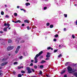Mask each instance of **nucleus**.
Listing matches in <instances>:
<instances>
[{
    "label": "nucleus",
    "instance_id": "1",
    "mask_svg": "<svg viewBox=\"0 0 77 77\" xmlns=\"http://www.w3.org/2000/svg\"><path fill=\"white\" fill-rule=\"evenodd\" d=\"M7 26L8 27H7L6 28H4L3 29V30L4 32H7V29H8L9 27V26H10V24L9 23H4V26Z\"/></svg>",
    "mask_w": 77,
    "mask_h": 77
},
{
    "label": "nucleus",
    "instance_id": "2",
    "mask_svg": "<svg viewBox=\"0 0 77 77\" xmlns=\"http://www.w3.org/2000/svg\"><path fill=\"white\" fill-rule=\"evenodd\" d=\"M26 70L28 71L27 73H28V74H30V73L32 72V71H31V69L29 67H27Z\"/></svg>",
    "mask_w": 77,
    "mask_h": 77
},
{
    "label": "nucleus",
    "instance_id": "3",
    "mask_svg": "<svg viewBox=\"0 0 77 77\" xmlns=\"http://www.w3.org/2000/svg\"><path fill=\"white\" fill-rule=\"evenodd\" d=\"M72 68L71 67L69 66H68V67L67 69L68 70V72H69V73H71L72 72H71V71H72Z\"/></svg>",
    "mask_w": 77,
    "mask_h": 77
},
{
    "label": "nucleus",
    "instance_id": "4",
    "mask_svg": "<svg viewBox=\"0 0 77 77\" xmlns=\"http://www.w3.org/2000/svg\"><path fill=\"white\" fill-rule=\"evenodd\" d=\"M14 48V46H9L7 48V49L8 51L11 50Z\"/></svg>",
    "mask_w": 77,
    "mask_h": 77
},
{
    "label": "nucleus",
    "instance_id": "5",
    "mask_svg": "<svg viewBox=\"0 0 77 77\" xmlns=\"http://www.w3.org/2000/svg\"><path fill=\"white\" fill-rule=\"evenodd\" d=\"M20 46H18L16 49L15 51V53L16 54H17V53H18V51L20 50Z\"/></svg>",
    "mask_w": 77,
    "mask_h": 77
},
{
    "label": "nucleus",
    "instance_id": "6",
    "mask_svg": "<svg viewBox=\"0 0 77 77\" xmlns=\"http://www.w3.org/2000/svg\"><path fill=\"white\" fill-rule=\"evenodd\" d=\"M8 63V62H5L4 63H2L1 64V66H4L6 65V64H7V63Z\"/></svg>",
    "mask_w": 77,
    "mask_h": 77
},
{
    "label": "nucleus",
    "instance_id": "7",
    "mask_svg": "<svg viewBox=\"0 0 77 77\" xmlns=\"http://www.w3.org/2000/svg\"><path fill=\"white\" fill-rule=\"evenodd\" d=\"M50 52H47V55L46 56V57L48 58L50 57Z\"/></svg>",
    "mask_w": 77,
    "mask_h": 77
},
{
    "label": "nucleus",
    "instance_id": "8",
    "mask_svg": "<svg viewBox=\"0 0 77 77\" xmlns=\"http://www.w3.org/2000/svg\"><path fill=\"white\" fill-rule=\"evenodd\" d=\"M34 59H35V61L34 62V63H36L38 62V59H37V58L36 57H35Z\"/></svg>",
    "mask_w": 77,
    "mask_h": 77
},
{
    "label": "nucleus",
    "instance_id": "9",
    "mask_svg": "<svg viewBox=\"0 0 77 77\" xmlns=\"http://www.w3.org/2000/svg\"><path fill=\"white\" fill-rule=\"evenodd\" d=\"M20 38H17L16 40V42H17V44H18V43L19 42V41H20Z\"/></svg>",
    "mask_w": 77,
    "mask_h": 77
},
{
    "label": "nucleus",
    "instance_id": "10",
    "mask_svg": "<svg viewBox=\"0 0 77 77\" xmlns=\"http://www.w3.org/2000/svg\"><path fill=\"white\" fill-rule=\"evenodd\" d=\"M24 22L27 23H29V21L28 20H24Z\"/></svg>",
    "mask_w": 77,
    "mask_h": 77
},
{
    "label": "nucleus",
    "instance_id": "11",
    "mask_svg": "<svg viewBox=\"0 0 77 77\" xmlns=\"http://www.w3.org/2000/svg\"><path fill=\"white\" fill-rule=\"evenodd\" d=\"M7 60V59L5 58H4L2 60V62H5V61H6Z\"/></svg>",
    "mask_w": 77,
    "mask_h": 77
},
{
    "label": "nucleus",
    "instance_id": "12",
    "mask_svg": "<svg viewBox=\"0 0 77 77\" xmlns=\"http://www.w3.org/2000/svg\"><path fill=\"white\" fill-rule=\"evenodd\" d=\"M76 77H77V72H75L74 74H73Z\"/></svg>",
    "mask_w": 77,
    "mask_h": 77
},
{
    "label": "nucleus",
    "instance_id": "13",
    "mask_svg": "<svg viewBox=\"0 0 77 77\" xmlns=\"http://www.w3.org/2000/svg\"><path fill=\"white\" fill-rule=\"evenodd\" d=\"M16 23H21V21H20V20H17V21H16Z\"/></svg>",
    "mask_w": 77,
    "mask_h": 77
},
{
    "label": "nucleus",
    "instance_id": "14",
    "mask_svg": "<svg viewBox=\"0 0 77 77\" xmlns=\"http://www.w3.org/2000/svg\"><path fill=\"white\" fill-rule=\"evenodd\" d=\"M25 5L26 6H28L29 5H30V4L29 3H27L25 4Z\"/></svg>",
    "mask_w": 77,
    "mask_h": 77
},
{
    "label": "nucleus",
    "instance_id": "15",
    "mask_svg": "<svg viewBox=\"0 0 77 77\" xmlns=\"http://www.w3.org/2000/svg\"><path fill=\"white\" fill-rule=\"evenodd\" d=\"M65 71H66V70H63L62 72H61V74H64L65 72Z\"/></svg>",
    "mask_w": 77,
    "mask_h": 77
},
{
    "label": "nucleus",
    "instance_id": "16",
    "mask_svg": "<svg viewBox=\"0 0 77 77\" xmlns=\"http://www.w3.org/2000/svg\"><path fill=\"white\" fill-rule=\"evenodd\" d=\"M40 56L39 54H38L37 55H36L35 57L36 58H37V57H38L39 56Z\"/></svg>",
    "mask_w": 77,
    "mask_h": 77
},
{
    "label": "nucleus",
    "instance_id": "17",
    "mask_svg": "<svg viewBox=\"0 0 77 77\" xmlns=\"http://www.w3.org/2000/svg\"><path fill=\"white\" fill-rule=\"evenodd\" d=\"M40 68H41V69L43 68H44V65H41L40 66Z\"/></svg>",
    "mask_w": 77,
    "mask_h": 77
},
{
    "label": "nucleus",
    "instance_id": "18",
    "mask_svg": "<svg viewBox=\"0 0 77 77\" xmlns=\"http://www.w3.org/2000/svg\"><path fill=\"white\" fill-rule=\"evenodd\" d=\"M76 71V70L74 69H72V70L71 71H72V72H75Z\"/></svg>",
    "mask_w": 77,
    "mask_h": 77
},
{
    "label": "nucleus",
    "instance_id": "19",
    "mask_svg": "<svg viewBox=\"0 0 77 77\" xmlns=\"http://www.w3.org/2000/svg\"><path fill=\"white\" fill-rule=\"evenodd\" d=\"M42 53H43V51H41L38 54L40 56L41 54H42Z\"/></svg>",
    "mask_w": 77,
    "mask_h": 77
},
{
    "label": "nucleus",
    "instance_id": "20",
    "mask_svg": "<svg viewBox=\"0 0 77 77\" xmlns=\"http://www.w3.org/2000/svg\"><path fill=\"white\" fill-rule=\"evenodd\" d=\"M11 42H12V40H11L9 39L8 41V43H11Z\"/></svg>",
    "mask_w": 77,
    "mask_h": 77
},
{
    "label": "nucleus",
    "instance_id": "21",
    "mask_svg": "<svg viewBox=\"0 0 77 77\" xmlns=\"http://www.w3.org/2000/svg\"><path fill=\"white\" fill-rule=\"evenodd\" d=\"M62 55L61 54H60L58 56V57H62Z\"/></svg>",
    "mask_w": 77,
    "mask_h": 77
},
{
    "label": "nucleus",
    "instance_id": "22",
    "mask_svg": "<svg viewBox=\"0 0 77 77\" xmlns=\"http://www.w3.org/2000/svg\"><path fill=\"white\" fill-rule=\"evenodd\" d=\"M69 63V62H66V63H65V66H67V65H68V63Z\"/></svg>",
    "mask_w": 77,
    "mask_h": 77
},
{
    "label": "nucleus",
    "instance_id": "23",
    "mask_svg": "<svg viewBox=\"0 0 77 77\" xmlns=\"http://www.w3.org/2000/svg\"><path fill=\"white\" fill-rule=\"evenodd\" d=\"M45 62H46L44 60H42L41 63H45Z\"/></svg>",
    "mask_w": 77,
    "mask_h": 77
},
{
    "label": "nucleus",
    "instance_id": "24",
    "mask_svg": "<svg viewBox=\"0 0 77 77\" xmlns=\"http://www.w3.org/2000/svg\"><path fill=\"white\" fill-rule=\"evenodd\" d=\"M54 36H55V38H57L59 36V35L58 34H56L54 35Z\"/></svg>",
    "mask_w": 77,
    "mask_h": 77
},
{
    "label": "nucleus",
    "instance_id": "25",
    "mask_svg": "<svg viewBox=\"0 0 77 77\" xmlns=\"http://www.w3.org/2000/svg\"><path fill=\"white\" fill-rule=\"evenodd\" d=\"M34 67L35 69H37V68H38V66H37L36 65L34 66Z\"/></svg>",
    "mask_w": 77,
    "mask_h": 77
},
{
    "label": "nucleus",
    "instance_id": "26",
    "mask_svg": "<svg viewBox=\"0 0 77 77\" xmlns=\"http://www.w3.org/2000/svg\"><path fill=\"white\" fill-rule=\"evenodd\" d=\"M39 74L40 75H41L42 74V71L41 70L39 71Z\"/></svg>",
    "mask_w": 77,
    "mask_h": 77
},
{
    "label": "nucleus",
    "instance_id": "27",
    "mask_svg": "<svg viewBox=\"0 0 77 77\" xmlns=\"http://www.w3.org/2000/svg\"><path fill=\"white\" fill-rule=\"evenodd\" d=\"M50 28H52L53 27V25H51L50 26Z\"/></svg>",
    "mask_w": 77,
    "mask_h": 77
},
{
    "label": "nucleus",
    "instance_id": "28",
    "mask_svg": "<svg viewBox=\"0 0 77 77\" xmlns=\"http://www.w3.org/2000/svg\"><path fill=\"white\" fill-rule=\"evenodd\" d=\"M14 16H15L16 17H17V16L18 15V14H17V13H15L14 14Z\"/></svg>",
    "mask_w": 77,
    "mask_h": 77
},
{
    "label": "nucleus",
    "instance_id": "29",
    "mask_svg": "<svg viewBox=\"0 0 77 77\" xmlns=\"http://www.w3.org/2000/svg\"><path fill=\"white\" fill-rule=\"evenodd\" d=\"M40 59H42V58H43V56L42 55H41L40 56V57H39Z\"/></svg>",
    "mask_w": 77,
    "mask_h": 77
},
{
    "label": "nucleus",
    "instance_id": "30",
    "mask_svg": "<svg viewBox=\"0 0 77 77\" xmlns=\"http://www.w3.org/2000/svg\"><path fill=\"white\" fill-rule=\"evenodd\" d=\"M46 26H50V23H46Z\"/></svg>",
    "mask_w": 77,
    "mask_h": 77
},
{
    "label": "nucleus",
    "instance_id": "31",
    "mask_svg": "<svg viewBox=\"0 0 77 77\" xmlns=\"http://www.w3.org/2000/svg\"><path fill=\"white\" fill-rule=\"evenodd\" d=\"M23 68V66H22V67H20V66H18V69H21V68Z\"/></svg>",
    "mask_w": 77,
    "mask_h": 77
},
{
    "label": "nucleus",
    "instance_id": "32",
    "mask_svg": "<svg viewBox=\"0 0 77 77\" xmlns=\"http://www.w3.org/2000/svg\"><path fill=\"white\" fill-rule=\"evenodd\" d=\"M1 14L2 15H4V12L3 11H1Z\"/></svg>",
    "mask_w": 77,
    "mask_h": 77
},
{
    "label": "nucleus",
    "instance_id": "33",
    "mask_svg": "<svg viewBox=\"0 0 77 77\" xmlns=\"http://www.w3.org/2000/svg\"><path fill=\"white\" fill-rule=\"evenodd\" d=\"M23 56H21L19 57V59H22V58H23Z\"/></svg>",
    "mask_w": 77,
    "mask_h": 77
},
{
    "label": "nucleus",
    "instance_id": "34",
    "mask_svg": "<svg viewBox=\"0 0 77 77\" xmlns=\"http://www.w3.org/2000/svg\"><path fill=\"white\" fill-rule=\"evenodd\" d=\"M64 16L65 17V18L67 17V14H64Z\"/></svg>",
    "mask_w": 77,
    "mask_h": 77
},
{
    "label": "nucleus",
    "instance_id": "35",
    "mask_svg": "<svg viewBox=\"0 0 77 77\" xmlns=\"http://www.w3.org/2000/svg\"><path fill=\"white\" fill-rule=\"evenodd\" d=\"M20 10H21V11H24V12L26 11V10H24V9L23 8L20 9Z\"/></svg>",
    "mask_w": 77,
    "mask_h": 77
},
{
    "label": "nucleus",
    "instance_id": "36",
    "mask_svg": "<svg viewBox=\"0 0 77 77\" xmlns=\"http://www.w3.org/2000/svg\"><path fill=\"white\" fill-rule=\"evenodd\" d=\"M53 41L54 42H56V41H57V39H56V38H54L53 39Z\"/></svg>",
    "mask_w": 77,
    "mask_h": 77
},
{
    "label": "nucleus",
    "instance_id": "37",
    "mask_svg": "<svg viewBox=\"0 0 77 77\" xmlns=\"http://www.w3.org/2000/svg\"><path fill=\"white\" fill-rule=\"evenodd\" d=\"M31 70H32L33 72H35V69H31Z\"/></svg>",
    "mask_w": 77,
    "mask_h": 77
},
{
    "label": "nucleus",
    "instance_id": "38",
    "mask_svg": "<svg viewBox=\"0 0 77 77\" xmlns=\"http://www.w3.org/2000/svg\"><path fill=\"white\" fill-rule=\"evenodd\" d=\"M47 9V7H44V10H46V9Z\"/></svg>",
    "mask_w": 77,
    "mask_h": 77
},
{
    "label": "nucleus",
    "instance_id": "39",
    "mask_svg": "<svg viewBox=\"0 0 77 77\" xmlns=\"http://www.w3.org/2000/svg\"><path fill=\"white\" fill-rule=\"evenodd\" d=\"M18 63L17 62H15L14 63V65H17Z\"/></svg>",
    "mask_w": 77,
    "mask_h": 77
},
{
    "label": "nucleus",
    "instance_id": "40",
    "mask_svg": "<svg viewBox=\"0 0 77 77\" xmlns=\"http://www.w3.org/2000/svg\"><path fill=\"white\" fill-rule=\"evenodd\" d=\"M21 73H25V72H24V71H23V70H22L21 71Z\"/></svg>",
    "mask_w": 77,
    "mask_h": 77
},
{
    "label": "nucleus",
    "instance_id": "41",
    "mask_svg": "<svg viewBox=\"0 0 77 77\" xmlns=\"http://www.w3.org/2000/svg\"><path fill=\"white\" fill-rule=\"evenodd\" d=\"M57 51V50H55L54 51V53H56Z\"/></svg>",
    "mask_w": 77,
    "mask_h": 77
},
{
    "label": "nucleus",
    "instance_id": "42",
    "mask_svg": "<svg viewBox=\"0 0 77 77\" xmlns=\"http://www.w3.org/2000/svg\"><path fill=\"white\" fill-rule=\"evenodd\" d=\"M18 77H21V75L20 74H19L18 75Z\"/></svg>",
    "mask_w": 77,
    "mask_h": 77
},
{
    "label": "nucleus",
    "instance_id": "43",
    "mask_svg": "<svg viewBox=\"0 0 77 77\" xmlns=\"http://www.w3.org/2000/svg\"><path fill=\"white\" fill-rule=\"evenodd\" d=\"M51 49V47H48L47 48V50H50Z\"/></svg>",
    "mask_w": 77,
    "mask_h": 77
},
{
    "label": "nucleus",
    "instance_id": "44",
    "mask_svg": "<svg viewBox=\"0 0 77 77\" xmlns=\"http://www.w3.org/2000/svg\"><path fill=\"white\" fill-rule=\"evenodd\" d=\"M72 38L73 39H74V38H75V36H74V35H72Z\"/></svg>",
    "mask_w": 77,
    "mask_h": 77
},
{
    "label": "nucleus",
    "instance_id": "45",
    "mask_svg": "<svg viewBox=\"0 0 77 77\" xmlns=\"http://www.w3.org/2000/svg\"><path fill=\"white\" fill-rule=\"evenodd\" d=\"M24 42V40H22L20 42V43H23Z\"/></svg>",
    "mask_w": 77,
    "mask_h": 77
},
{
    "label": "nucleus",
    "instance_id": "46",
    "mask_svg": "<svg viewBox=\"0 0 77 77\" xmlns=\"http://www.w3.org/2000/svg\"><path fill=\"white\" fill-rule=\"evenodd\" d=\"M5 17H6V18H9V17L8 15H6Z\"/></svg>",
    "mask_w": 77,
    "mask_h": 77
},
{
    "label": "nucleus",
    "instance_id": "47",
    "mask_svg": "<svg viewBox=\"0 0 77 77\" xmlns=\"http://www.w3.org/2000/svg\"><path fill=\"white\" fill-rule=\"evenodd\" d=\"M29 66H33V63H31Z\"/></svg>",
    "mask_w": 77,
    "mask_h": 77
},
{
    "label": "nucleus",
    "instance_id": "48",
    "mask_svg": "<svg viewBox=\"0 0 77 77\" xmlns=\"http://www.w3.org/2000/svg\"><path fill=\"white\" fill-rule=\"evenodd\" d=\"M13 72L14 74H16V72H15V71H13Z\"/></svg>",
    "mask_w": 77,
    "mask_h": 77
},
{
    "label": "nucleus",
    "instance_id": "49",
    "mask_svg": "<svg viewBox=\"0 0 77 77\" xmlns=\"http://www.w3.org/2000/svg\"><path fill=\"white\" fill-rule=\"evenodd\" d=\"M27 30H29L30 29V28H29V26H27Z\"/></svg>",
    "mask_w": 77,
    "mask_h": 77
},
{
    "label": "nucleus",
    "instance_id": "50",
    "mask_svg": "<svg viewBox=\"0 0 77 77\" xmlns=\"http://www.w3.org/2000/svg\"><path fill=\"white\" fill-rule=\"evenodd\" d=\"M50 59V58H46L45 59V60H49Z\"/></svg>",
    "mask_w": 77,
    "mask_h": 77
},
{
    "label": "nucleus",
    "instance_id": "51",
    "mask_svg": "<svg viewBox=\"0 0 77 77\" xmlns=\"http://www.w3.org/2000/svg\"><path fill=\"white\" fill-rule=\"evenodd\" d=\"M64 31H66V28H64Z\"/></svg>",
    "mask_w": 77,
    "mask_h": 77
},
{
    "label": "nucleus",
    "instance_id": "52",
    "mask_svg": "<svg viewBox=\"0 0 77 77\" xmlns=\"http://www.w3.org/2000/svg\"><path fill=\"white\" fill-rule=\"evenodd\" d=\"M46 77H50V76H49L48 75H47V74L46 75Z\"/></svg>",
    "mask_w": 77,
    "mask_h": 77
},
{
    "label": "nucleus",
    "instance_id": "53",
    "mask_svg": "<svg viewBox=\"0 0 77 77\" xmlns=\"http://www.w3.org/2000/svg\"><path fill=\"white\" fill-rule=\"evenodd\" d=\"M22 26H25V24H24L23 23L22 24Z\"/></svg>",
    "mask_w": 77,
    "mask_h": 77
},
{
    "label": "nucleus",
    "instance_id": "54",
    "mask_svg": "<svg viewBox=\"0 0 77 77\" xmlns=\"http://www.w3.org/2000/svg\"><path fill=\"white\" fill-rule=\"evenodd\" d=\"M2 75H3V73L0 72V76Z\"/></svg>",
    "mask_w": 77,
    "mask_h": 77
},
{
    "label": "nucleus",
    "instance_id": "55",
    "mask_svg": "<svg viewBox=\"0 0 77 77\" xmlns=\"http://www.w3.org/2000/svg\"><path fill=\"white\" fill-rule=\"evenodd\" d=\"M34 61V60H31V62H33Z\"/></svg>",
    "mask_w": 77,
    "mask_h": 77
},
{
    "label": "nucleus",
    "instance_id": "56",
    "mask_svg": "<svg viewBox=\"0 0 77 77\" xmlns=\"http://www.w3.org/2000/svg\"><path fill=\"white\" fill-rule=\"evenodd\" d=\"M75 23L76 25H77V20H76L75 21Z\"/></svg>",
    "mask_w": 77,
    "mask_h": 77
},
{
    "label": "nucleus",
    "instance_id": "57",
    "mask_svg": "<svg viewBox=\"0 0 77 77\" xmlns=\"http://www.w3.org/2000/svg\"><path fill=\"white\" fill-rule=\"evenodd\" d=\"M0 33H3V32L1 31H0Z\"/></svg>",
    "mask_w": 77,
    "mask_h": 77
},
{
    "label": "nucleus",
    "instance_id": "58",
    "mask_svg": "<svg viewBox=\"0 0 77 77\" xmlns=\"http://www.w3.org/2000/svg\"><path fill=\"white\" fill-rule=\"evenodd\" d=\"M17 9H19V8H20V6H17Z\"/></svg>",
    "mask_w": 77,
    "mask_h": 77
},
{
    "label": "nucleus",
    "instance_id": "59",
    "mask_svg": "<svg viewBox=\"0 0 77 77\" xmlns=\"http://www.w3.org/2000/svg\"><path fill=\"white\" fill-rule=\"evenodd\" d=\"M12 22H13V23H16V21L15 22V21L13 20Z\"/></svg>",
    "mask_w": 77,
    "mask_h": 77
},
{
    "label": "nucleus",
    "instance_id": "60",
    "mask_svg": "<svg viewBox=\"0 0 77 77\" xmlns=\"http://www.w3.org/2000/svg\"><path fill=\"white\" fill-rule=\"evenodd\" d=\"M64 77H67V75H65Z\"/></svg>",
    "mask_w": 77,
    "mask_h": 77
},
{
    "label": "nucleus",
    "instance_id": "61",
    "mask_svg": "<svg viewBox=\"0 0 77 77\" xmlns=\"http://www.w3.org/2000/svg\"><path fill=\"white\" fill-rule=\"evenodd\" d=\"M74 6H77V4H74Z\"/></svg>",
    "mask_w": 77,
    "mask_h": 77
},
{
    "label": "nucleus",
    "instance_id": "62",
    "mask_svg": "<svg viewBox=\"0 0 77 77\" xmlns=\"http://www.w3.org/2000/svg\"><path fill=\"white\" fill-rule=\"evenodd\" d=\"M51 50H53V48H51Z\"/></svg>",
    "mask_w": 77,
    "mask_h": 77
},
{
    "label": "nucleus",
    "instance_id": "63",
    "mask_svg": "<svg viewBox=\"0 0 77 77\" xmlns=\"http://www.w3.org/2000/svg\"><path fill=\"white\" fill-rule=\"evenodd\" d=\"M11 29V27H9L8 28V29H9V30H10V29Z\"/></svg>",
    "mask_w": 77,
    "mask_h": 77
},
{
    "label": "nucleus",
    "instance_id": "64",
    "mask_svg": "<svg viewBox=\"0 0 77 77\" xmlns=\"http://www.w3.org/2000/svg\"><path fill=\"white\" fill-rule=\"evenodd\" d=\"M5 7H7V5H5Z\"/></svg>",
    "mask_w": 77,
    "mask_h": 77
}]
</instances>
